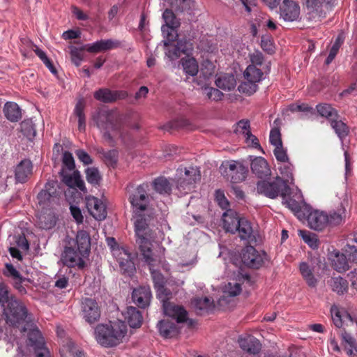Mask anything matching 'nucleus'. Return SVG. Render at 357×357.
Masks as SVG:
<instances>
[{
	"mask_svg": "<svg viewBox=\"0 0 357 357\" xmlns=\"http://www.w3.org/2000/svg\"><path fill=\"white\" fill-rule=\"evenodd\" d=\"M125 319L131 328H139L143 321V317L141 312L136 307L129 306L126 311L123 313Z\"/></svg>",
	"mask_w": 357,
	"mask_h": 357,
	"instance_id": "31",
	"label": "nucleus"
},
{
	"mask_svg": "<svg viewBox=\"0 0 357 357\" xmlns=\"http://www.w3.org/2000/svg\"><path fill=\"white\" fill-rule=\"evenodd\" d=\"M112 255L119 263L121 271L123 274L131 275L135 271V264L131 254L123 247L113 248Z\"/></svg>",
	"mask_w": 357,
	"mask_h": 357,
	"instance_id": "9",
	"label": "nucleus"
},
{
	"mask_svg": "<svg viewBox=\"0 0 357 357\" xmlns=\"http://www.w3.org/2000/svg\"><path fill=\"white\" fill-rule=\"evenodd\" d=\"M3 310L6 321L9 326L22 327L27 321L32 319L26 306L19 300H11Z\"/></svg>",
	"mask_w": 357,
	"mask_h": 357,
	"instance_id": "5",
	"label": "nucleus"
},
{
	"mask_svg": "<svg viewBox=\"0 0 357 357\" xmlns=\"http://www.w3.org/2000/svg\"><path fill=\"white\" fill-rule=\"evenodd\" d=\"M250 59L252 63L251 65H254L255 66H261L264 62V56L259 50H256L253 53L250 54Z\"/></svg>",
	"mask_w": 357,
	"mask_h": 357,
	"instance_id": "64",
	"label": "nucleus"
},
{
	"mask_svg": "<svg viewBox=\"0 0 357 357\" xmlns=\"http://www.w3.org/2000/svg\"><path fill=\"white\" fill-rule=\"evenodd\" d=\"M192 307L198 314H203L212 310L214 307L213 300L208 297H195L191 301Z\"/></svg>",
	"mask_w": 357,
	"mask_h": 357,
	"instance_id": "33",
	"label": "nucleus"
},
{
	"mask_svg": "<svg viewBox=\"0 0 357 357\" xmlns=\"http://www.w3.org/2000/svg\"><path fill=\"white\" fill-rule=\"evenodd\" d=\"M239 91L248 95H252L257 91L258 86L256 82L247 80L239 86Z\"/></svg>",
	"mask_w": 357,
	"mask_h": 357,
	"instance_id": "54",
	"label": "nucleus"
},
{
	"mask_svg": "<svg viewBox=\"0 0 357 357\" xmlns=\"http://www.w3.org/2000/svg\"><path fill=\"white\" fill-rule=\"evenodd\" d=\"M165 45L167 47L165 52L166 55L171 59H177L181 56L180 51L176 44H169L167 42H165Z\"/></svg>",
	"mask_w": 357,
	"mask_h": 357,
	"instance_id": "58",
	"label": "nucleus"
},
{
	"mask_svg": "<svg viewBox=\"0 0 357 357\" xmlns=\"http://www.w3.org/2000/svg\"><path fill=\"white\" fill-rule=\"evenodd\" d=\"M90 250L89 234L84 230L78 231L76 237L68 241L61 256V261L67 266L65 269L66 272L68 271V268H84L86 265L84 258L89 255Z\"/></svg>",
	"mask_w": 357,
	"mask_h": 357,
	"instance_id": "2",
	"label": "nucleus"
},
{
	"mask_svg": "<svg viewBox=\"0 0 357 357\" xmlns=\"http://www.w3.org/2000/svg\"><path fill=\"white\" fill-rule=\"evenodd\" d=\"M151 298V289L146 286H141L135 289L132 294L133 302L141 308H145L149 305Z\"/></svg>",
	"mask_w": 357,
	"mask_h": 357,
	"instance_id": "23",
	"label": "nucleus"
},
{
	"mask_svg": "<svg viewBox=\"0 0 357 357\" xmlns=\"http://www.w3.org/2000/svg\"><path fill=\"white\" fill-rule=\"evenodd\" d=\"M11 300H15V297L10 295L6 286L3 284H0V305L1 307L4 308V307L6 306Z\"/></svg>",
	"mask_w": 357,
	"mask_h": 357,
	"instance_id": "52",
	"label": "nucleus"
},
{
	"mask_svg": "<svg viewBox=\"0 0 357 357\" xmlns=\"http://www.w3.org/2000/svg\"><path fill=\"white\" fill-rule=\"evenodd\" d=\"M177 175V188L185 192L194 188L195 183L200 179L199 171L193 167L178 169Z\"/></svg>",
	"mask_w": 357,
	"mask_h": 357,
	"instance_id": "7",
	"label": "nucleus"
},
{
	"mask_svg": "<svg viewBox=\"0 0 357 357\" xmlns=\"http://www.w3.org/2000/svg\"><path fill=\"white\" fill-rule=\"evenodd\" d=\"M33 165L29 160H22L15 167V178L16 182L24 183L32 174Z\"/></svg>",
	"mask_w": 357,
	"mask_h": 357,
	"instance_id": "25",
	"label": "nucleus"
},
{
	"mask_svg": "<svg viewBox=\"0 0 357 357\" xmlns=\"http://www.w3.org/2000/svg\"><path fill=\"white\" fill-rule=\"evenodd\" d=\"M300 235L303 241L313 249L317 248L319 243L317 236L314 234L310 233L306 231H300Z\"/></svg>",
	"mask_w": 357,
	"mask_h": 357,
	"instance_id": "50",
	"label": "nucleus"
},
{
	"mask_svg": "<svg viewBox=\"0 0 357 357\" xmlns=\"http://www.w3.org/2000/svg\"><path fill=\"white\" fill-rule=\"evenodd\" d=\"M328 284L333 291L339 295H342L348 291L349 283L347 280L340 276L332 277L328 280Z\"/></svg>",
	"mask_w": 357,
	"mask_h": 357,
	"instance_id": "36",
	"label": "nucleus"
},
{
	"mask_svg": "<svg viewBox=\"0 0 357 357\" xmlns=\"http://www.w3.org/2000/svg\"><path fill=\"white\" fill-rule=\"evenodd\" d=\"M93 120L100 130L103 139L110 146H114L116 138L122 137L121 123L115 112L100 109L93 116Z\"/></svg>",
	"mask_w": 357,
	"mask_h": 357,
	"instance_id": "3",
	"label": "nucleus"
},
{
	"mask_svg": "<svg viewBox=\"0 0 357 357\" xmlns=\"http://www.w3.org/2000/svg\"><path fill=\"white\" fill-rule=\"evenodd\" d=\"M75 155L78 160L85 165H91L93 163V159L83 149L76 150Z\"/></svg>",
	"mask_w": 357,
	"mask_h": 357,
	"instance_id": "61",
	"label": "nucleus"
},
{
	"mask_svg": "<svg viewBox=\"0 0 357 357\" xmlns=\"http://www.w3.org/2000/svg\"><path fill=\"white\" fill-rule=\"evenodd\" d=\"M238 343L240 347L250 354H257L259 353L261 349V344L259 341L252 336L240 338Z\"/></svg>",
	"mask_w": 357,
	"mask_h": 357,
	"instance_id": "32",
	"label": "nucleus"
},
{
	"mask_svg": "<svg viewBox=\"0 0 357 357\" xmlns=\"http://www.w3.org/2000/svg\"><path fill=\"white\" fill-rule=\"evenodd\" d=\"M21 131L23 134L29 137L31 136H34L36 131L33 128L31 121H24L20 123Z\"/></svg>",
	"mask_w": 357,
	"mask_h": 357,
	"instance_id": "60",
	"label": "nucleus"
},
{
	"mask_svg": "<svg viewBox=\"0 0 357 357\" xmlns=\"http://www.w3.org/2000/svg\"><path fill=\"white\" fill-rule=\"evenodd\" d=\"M274 155L276 159L282 162H287L289 158L287 155L286 151L283 149L282 145L281 146H275L273 151Z\"/></svg>",
	"mask_w": 357,
	"mask_h": 357,
	"instance_id": "63",
	"label": "nucleus"
},
{
	"mask_svg": "<svg viewBox=\"0 0 357 357\" xmlns=\"http://www.w3.org/2000/svg\"><path fill=\"white\" fill-rule=\"evenodd\" d=\"M127 333V326L121 321L98 324L95 328V338L98 343L105 347L119 344Z\"/></svg>",
	"mask_w": 357,
	"mask_h": 357,
	"instance_id": "4",
	"label": "nucleus"
},
{
	"mask_svg": "<svg viewBox=\"0 0 357 357\" xmlns=\"http://www.w3.org/2000/svg\"><path fill=\"white\" fill-rule=\"evenodd\" d=\"M257 191L270 199H275L278 196L282 198L291 194V189L288 185V181L277 176L271 181H259L257 183Z\"/></svg>",
	"mask_w": 357,
	"mask_h": 357,
	"instance_id": "6",
	"label": "nucleus"
},
{
	"mask_svg": "<svg viewBox=\"0 0 357 357\" xmlns=\"http://www.w3.org/2000/svg\"><path fill=\"white\" fill-rule=\"evenodd\" d=\"M162 17L165 25L162 26V31L164 33L167 32V38L169 41H174L178 37L176 29L180 26V21L170 9H166L164 11Z\"/></svg>",
	"mask_w": 357,
	"mask_h": 357,
	"instance_id": "12",
	"label": "nucleus"
},
{
	"mask_svg": "<svg viewBox=\"0 0 357 357\" xmlns=\"http://www.w3.org/2000/svg\"><path fill=\"white\" fill-rule=\"evenodd\" d=\"M86 207L90 214L98 221L104 220L107 217V208L102 200L95 197L86 198Z\"/></svg>",
	"mask_w": 357,
	"mask_h": 357,
	"instance_id": "17",
	"label": "nucleus"
},
{
	"mask_svg": "<svg viewBox=\"0 0 357 357\" xmlns=\"http://www.w3.org/2000/svg\"><path fill=\"white\" fill-rule=\"evenodd\" d=\"M154 190L160 194H170L172 186L168 180L164 177H160L153 181Z\"/></svg>",
	"mask_w": 357,
	"mask_h": 357,
	"instance_id": "42",
	"label": "nucleus"
},
{
	"mask_svg": "<svg viewBox=\"0 0 357 357\" xmlns=\"http://www.w3.org/2000/svg\"><path fill=\"white\" fill-rule=\"evenodd\" d=\"M59 174L61 176V181L67 186L72 188H77L84 192H86L84 182L82 179L80 173L78 170H75L72 174H70L67 173L66 170L61 169Z\"/></svg>",
	"mask_w": 357,
	"mask_h": 357,
	"instance_id": "20",
	"label": "nucleus"
},
{
	"mask_svg": "<svg viewBox=\"0 0 357 357\" xmlns=\"http://www.w3.org/2000/svg\"><path fill=\"white\" fill-rule=\"evenodd\" d=\"M305 5L307 15L310 19L314 21H321V19L326 17V13L322 8V0H305Z\"/></svg>",
	"mask_w": 357,
	"mask_h": 357,
	"instance_id": "26",
	"label": "nucleus"
},
{
	"mask_svg": "<svg viewBox=\"0 0 357 357\" xmlns=\"http://www.w3.org/2000/svg\"><path fill=\"white\" fill-rule=\"evenodd\" d=\"M269 141L272 145L275 146H281L282 142L281 139L280 131L278 128H274L270 132Z\"/></svg>",
	"mask_w": 357,
	"mask_h": 357,
	"instance_id": "57",
	"label": "nucleus"
},
{
	"mask_svg": "<svg viewBox=\"0 0 357 357\" xmlns=\"http://www.w3.org/2000/svg\"><path fill=\"white\" fill-rule=\"evenodd\" d=\"M234 132L243 135L246 141L250 142L254 147L260 146L258 139L250 130V122L248 120L239 121L236 125Z\"/></svg>",
	"mask_w": 357,
	"mask_h": 357,
	"instance_id": "28",
	"label": "nucleus"
},
{
	"mask_svg": "<svg viewBox=\"0 0 357 357\" xmlns=\"http://www.w3.org/2000/svg\"><path fill=\"white\" fill-rule=\"evenodd\" d=\"M163 309L166 315L176 319L178 323H183L187 321L188 312L185 309L173 303L164 302Z\"/></svg>",
	"mask_w": 357,
	"mask_h": 357,
	"instance_id": "22",
	"label": "nucleus"
},
{
	"mask_svg": "<svg viewBox=\"0 0 357 357\" xmlns=\"http://www.w3.org/2000/svg\"><path fill=\"white\" fill-rule=\"evenodd\" d=\"M54 286L59 289H65L68 285V277H66L63 273V269L61 268L55 275Z\"/></svg>",
	"mask_w": 357,
	"mask_h": 357,
	"instance_id": "53",
	"label": "nucleus"
},
{
	"mask_svg": "<svg viewBox=\"0 0 357 357\" xmlns=\"http://www.w3.org/2000/svg\"><path fill=\"white\" fill-rule=\"evenodd\" d=\"M307 220L310 227L312 229L321 231L327 225V214L323 211L314 210L307 215Z\"/></svg>",
	"mask_w": 357,
	"mask_h": 357,
	"instance_id": "24",
	"label": "nucleus"
},
{
	"mask_svg": "<svg viewBox=\"0 0 357 357\" xmlns=\"http://www.w3.org/2000/svg\"><path fill=\"white\" fill-rule=\"evenodd\" d=\"M280 14L285 21H296L300 15V6L293 0H283L280 6Z\"/></svg>",
	"mask_w": 357,
	"mask_h": 357,
	"instance_id": "16",
	"label": "nucleus"
},
{
	"mask_svg": "<svg viewBox=\"0 0 357 357\" xmlns=\"http://www.w3.org/2000/svg\"><path fill=\"white\" fill-rule=\"evenodd\" d=\"M121 46V42L116 40L107 39L98 40L92 44H87L82 47L90 53H98L109 50L116 49Z\"/></svg>",
	"mask_w": 357,
	"mask_h": 357,
	"instance_id": "18",
	"label": "nucleus"
},
{
	"mask_svg": "<svg viewBox=\"0 0 357 357\" xmlns=\"http://www.w3.org/2000/svg\"><path fill=\"white\" fill-rule=\"evenodd\" d=\"M160 333L165 338H172L176 336L178 329L176 324L169 320H162L158 323Z\"/></svg>",
	"mask_w": 357,
	"mask_h": 357,
	"instance_id": "35",
	"label": "nucleus"
},
{
	"mask_svg": "<svg viewBox=\"0 0 357 357\" xmlns=\"http://www.w3.org/2000/svg\"><path fill=\"white\" fill-rule=\"evenodd\" d=\"M331 125L335 130V133L340 139H343L348 135L349 132V127L341 120H338V119H334L331 122Z\"/></svg>",
	"mask_w": 357,
	"mask_h": 357,
	"instance_id": "45",
	"label": "nucleus"
},
{
	"mask_svg": "<svg viewBox=\"0 0 357 357\" xmlns=\"http://www.w3.org/2000/svg\"><path fill=\"white\" fill-rule=\"evenodd\" d=\"M70 48L71 61L76 66H79L82 61V52L84 50H82V47L77 48L73 46H71Z\"/></svg>",
	"mask_w": 357,
	"mask_h": 357,
	"instance_id": "56",
	"label": "nucleus"
},
{
	"mask_svg": "<svg viewBox=\"0 0 357 357\" xmlns=\"http://www.w3.org/2000/svg\"><path fill=\"white\" fill-rule=\"evenodd\" d=\"M95 99L101 101L102 102H114V94L113 91L109 89H100L95 91L93 93Z\"/></svg>",
	"mask_w": 357,
	"mask_h": 357,
	"instance_id": "46",
	"label": "nucleus"
},
{
	"mask_svg": "<svg viewBox=\"0 0 357 357\" xmlns=\"http://www.w3.org/2000/svg\"><path fill=\"white\" fill-rule=\"evenodd\" d=\"M85 108V102L83 99H80L76 103L74 112L78 118V129L79 131L85 130L86 128V117L84 112Z\"/></svg>",
	"mask_w": 357,
	"mask_h": 357,
	"instance_id": "40",
	"label": "nucleus"
},
{
	"mask_svg": "<svg viewBox=\"0 0 357 357\" xmlns=\"http://www.w3.org/2000/svg\"><path fill=\"white\" fill-rule=\"evenodd\" d=\"M263 75L262 71L254 65H249L244 72V77L246 80L256 83L261 80Z\"/></svg>",
	"mask_w": 357,
	"mask_h": 357,
	"instance_id": "41",
	"label": "nucleus"
},
{
	"mask_svg": "<svg viewBox=\"0 0 357 357\" xmlns=\"http://www.w3.org/2000/svg\"><path fill=\"white\" fill-rule=\"evenodd\" d=\"M238 231V236L243 241L248 243H255L257 242L256 234L253 230L251 222L245 218H242L237 227L235 229V233Z\"/></svg>",
	"mask_w": 357,
	"mask_h": 357,
	"instance_id": "19",
	"label": "nucleus"
},
{
	"mask_svg": "<svg viewBox=\"0 0 357 357\" xmlns=\"http://www.w3.org/2000/svg\"><path fill=\"white\" fill-rule=\"evenodd\" d=\"M203 93L208 100L213 101L221 100L224 96L219 89L209 86L204 87Z\"/></svg>",
	"mask_w": 357,
	"mask_h": 357,
	"instance_id": "48",
	"label": "nucleus"
},
{
	"mask_svg": "<svg viewBox=\"0 0 357 357\" xmlns=\"http://www.w3.org/2000/svg\"><path fill=\"white\" fill-rule=\"evenodd\" d=\"M318 114L328 119L331 122L334 119H339L337 111L333 108L331 105L327 103H321L316 107Z\"/></svg>",
	"mask_w": 357,
	"mask_h": 357,
	"instance_id": "39",
	"label": "nucleus"
},
{
	"mask_svg": "<svg viewBox=\"0 0 357 357\" xmlns=\"http://www.w3.org/2000/svg\"><path fill=\"white\" fill-rule=\"evenodd\" d=\"M3 114L11 122H17L22 119L21 109L14 102H7L3 107Z\"/></svg>",
	"mask_w": 357,
	"mask_h": 357,
	"instance_id": "34",
	"label": "nucleus"
},
{
	"mask_svg": "<svg viewBox=\"0 0 357 357\" xmlns=\"http://www.w3.org/2000/svg\"><path fill=\"white\" fill-rule=\"evenodd\" d=\"M21 331L27 333L28 345L32 347L34 351L45 347L44 338L32 319L27 321Z\"/></svg>",
	"mask_w": 357,
	"mask_h": 357,
	"instance_id": "11",
	"label": "nucleus"
},
{
	"mask_svg": "<svg viewBox=\"0 0 357 357\" xmlns=\"http://www.w3.org/2000/svg\"><path fill=\"white\" fill-rule=\"evenodd\" d=\"M86 178L93 186L99 185L102 176L96 167H88L85 169Z\"/></svg>",
	"mask_w": 357,
	"mask_h": 357,
	"instance_id": "44",
	"label": "nucleus"
},
{
	"mask_svg": "<svg viewBox=\"0 0 357 357\" xmlns=\"http://www.w3.org/2000/svg\"><path fill=\"white\" fill-rule=\"evenodd\" d=\"M227 169V176L230 177L231 181L234 183L244 181L248 173V168L242 163L236 161L229 162Z\"/></svg>",
	"mask_w": 357,
	"mask_h": 357,
	"instance_id": "21",
	"label": "nucleus"
},
{
	"mask_svg": "<svg viewBox=\"0 0 357 357\" xmlns=\"http://www.w3.org/2000/svg\"><path fill=\"white\" fill-rule=\"evenodd\" d=\"M151 243L150 242L149 250H150V254H148L149 258L147 259L146 257L145 252H143L140 248V252L141 255L143 256V259H144V261L149 265V270L151 273L153 280L154 283V287L158 288L159 289H163V285L164 284V278L162 274L155 271L154 268L158 264V260L156 258L154 257L153 251L151 250Z\"/></svg>",
	"mask_w": 357,
	"mask_h": 357,
	"instance_id": "15",
	"label": "nucleus"
},
{
	"mask_svg": "<svg viewBox=\"0 0 357 357\" xmlns=\"http://www.w3.org/2000/svg\"><path fill=\"white\" fill-rule=\"evenodd\" d=\"M56 183L54 181H48L44 189L37 196L38 204L43 208L50 206L51 204L57 198L59 192L56 190Z\"/></svg>",
	"mask_w": 357,
	"mask_h": 357,
	"instance_id": "13",
	"label": "nucleus"
},
{
	"mask_svg": "<svg viewBox=\"0 0 357 357\" xmlns=\"http://www.w3.org/2000/svg\"><path fill=\"white\" fill-rule=\"evenodd\" d=\"M225 291L231 296L238 295L241 291V285L238 282H229L225 287Z\"/></svg>",
	"mask_w": 357,
	"mask_h": 357,
	"instance_id": "62",
	"label": "nucleus"
},
{
	"mask_svg": "<svg viewBox=\"0 0 357 357\" xmlns=\"http://www.w3.org/2000/svg\"><path fill=\"white\" fill-rule=\"evenodd\" d=\"M250 167L252 173L259 178L266 177L271 174L267 161L262 157H255L251 160Z\"/></svg>",
	"mask_w": 357,
	"mask_h": 357,
	"instance_id": "27",
	"label": "nucleus"
},
{
	"mask_svg": "<svg viewBox=\"0 0 357 357\" xmlns=\"http://www.w3.org/2000/svg\"><path fill=\"white\" fill-rule=\"evenodd\" d=\"M266 258L265 252H259L254 246L247 245L241 252L243 264L250 268L258 269L264 264Z\"/></svg>",
	"mask_w": 357,
	"mask_h": 357,
	"instance_id": "8",
	"label": "nucleus"
},
{
	"mask_svg": "<svg viewBox=\"0 0 357 357\" xmlns=\"http://www.w3.org/2000/svg\"><path fill=\"white\" fill-rule=\"evenodd\" d=\"M194 6L193 0H176L175 7L180 12L187 11Z\"/></svg>",
	"mask_w": 357,
	"mask_h": 357,
	"instance_id": "59",
	"label": "nucleus"
},
{
	"mask_svg": "<svg viewBox=\"0 0 357 357\" xmlns=\"http://www.w3.org/2000/svg\"><path fill=\"white\" fill-rule=\"evenodd\" d=\"M333 268L338 272H344L349 269V263L344 254L336 255L333 261Z\"/></svg>",
	"mask_w": 357,
	"mask_h": 357,
	"instance_id": "47",
	"label": "nucleus"
},
{
	"mask_svg": "<svg viewBox=\"0 0 357 357\" xmlns=\"http://www.w3.org/2000/svg\"><path fill=\"white\" fill-rule=\"evenodd\" d=\"M299 271L307 285L310 287H315L317 284V280L313 274V267L307 262H301L299 265Z\"/></svg>",
	"mask_w": 357,
	"mask_h": 357,
	"instance_id": "37",
	"label": "nucleus"
},
{
	"mask_svg": "<svg viewBox=\"0 0 357 357\" xmlns=\"http://www.w3.org/2000/svg\"><path fill=\"white\" fill-rule=\"evenodd\" d=\"M62 164L63 166L61 169L65 170L66 168L70 171L74 170L75 168V164L73 154L70 152L68 151L63 152L62 156Z\"/></svg>",
	"mask_w": 357,
	"mask_h": 357,
	"instance_id": "51",
	"label": "nucleus"
},
{
	"mask_svg": "<svg viewBox=\"0 0 357 357\" xmlns=\"http://www.w3.org/2000/svg\"><path fill=\"white\" fill-rule=\"evenodd\" d=\"M291 194L287 195L285 198L282 199V202L286 205L287 208H289L291 211H292L294 213H298L301 211V206L298 202L290 198Z\"/></svg>",
	"mask_w": 357,
	"mask_h": 357,
	"instance_id": "55",
	"label": "nucleus"
},
{
	"mask_svg": "<svg viewBox=\"0 0 357 357\" xmlns=\"http://www.w3.org/2000/svg\"><path fill=\"white\" fill-rule=\"evenodd\" d=\"M183 70L187 75L195 76L198 73V63L194 58L181 59Z\"/></svg>",
	"mask_w": 357,
	"mask_h": 357,
	"instance_id": "43",
	"label": "nucleus"
},
{
	"mask_svg": "<svg viewBox=\"0 0 357 357\" xmlns=\"http://www.w3.org/2000/svg\"><path fill=\"white\" fill-rule=\"evenodd\" d=\"M237 213L233 210H227L222 215L223 227L226 231L235 234V229L241 220Z\"/></svg>",
	"mask_w": 357,
	"mask_h": 357,
	"instance_id": "29",
	"label": "nucleus"
},
{
	"mask_svg": "<svg viewBox=\"0 0 357 357\" xmlns=\"http://www.w3.org/2000/svg\"><path fill=\"white\" fill-rule=\"evenodd\" d=\"M327 225L330 227H335L342 225L347 218L346 208L340 205L336 209L332 210L327 214Z\"/></svg>",
	"mask_w": 357,
	"mask_h": 357,
	"instance_id": "30",
	"label": "nucleus"
},
{
	"mask_svg": "<svg viewBox=\"0 0 357 357\" xmlns=\"http://www.w3.org/2000/svg\"><path fill=\"white\" fill-rule=\"evenodd\" d=\"M149 185L143 183L137 186L129 195L128 201L131 205L132 217L135 219V231L137 236L136 242L139 248L145 252L149 258V250L151 238V222L154 218V209L151 204L149 195Z\"/></svg>",
	"mask_w": 357,
	"mask_h": 357,
	"instance_id": "1",
	"label": "nucleus"
},
{
	"mask_svg": "<svg viewBox=\"0 0 357 357\" xmlns=\"http://www.w3.org/2000/svg\"><path fill=\"white\" fill-rule=\"evenodd\" d=\"M215 84L220 89L231 91L235 88L236 82L232 74H225L216 79Z\"/></svg>",
	"mask_w": 357,
	"mask_h": 357,
	"instance_id": "38",
	"label": "nucleus"
},
{
	"mask_svg": "<svg viewBox=\"0 0 357 357\" xmlns=\"http://www.w3.org/2000/svg\"><path fill=\"white\" fill-rule=\"evenodd\" d=\"M81 312L83 319L89 324L97 322L100 318V307L95 299L91 298L82 299Z\"/></svg>",
	"mask_w": 357,
	"mask_h": 357,
	"instance_id": "10",
	"label": "nucleus"
},
{
	"mask_svg": "<svg viewBox=\"0 0 357 357\" xmlns=\"http://www.w3.org/2000/svg\"><path fill=\"white\" fill-rule=\"evenodd\" d=\"M331 319L334 326L340 330L349 326H353L354 321L351 314L345 310H340L337 306L333 305L331 307Z\"/></svg>",
	"mask_w": 357,
	"mask_h": 357,
	"instance_id": "14",
	"label": "nucleus"
},
{
	"mask_svg": "<svg viewBox=\"0 0 357 357\" xmlns=\"http://www.w3.org/2000/svg\"><path fill=\"white\" fill-rule=\"evenodd\" d=\"M261 47L268 54H273L275 52V45L271 36L264 35L261 36Z\"/></svg>",
	"mask_w": 357,
	"mask_h": 357,
	"instance_id": "49",
	"label": "nucleus"
}]
</instances>
